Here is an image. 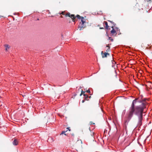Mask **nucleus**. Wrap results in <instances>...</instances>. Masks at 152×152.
<instances>
[{
	"label": "nucleus",
	"mask_w": 152,
	"mask_h": 152,
	"mask_svg": "<svg viewBox=\"0 0 152 152\" xmlns=\"http://www.w3.org/2000/svg\"><path fill=\"white\" fill-rule=\"evenodd\" d=\"M146 99H142L140 97L136 98L132 101L129 110L128 119L130 120L133 117V114L137 116L138 121L137 126L140 127L142 124L143 113L144 109L146 108Z\"/></svg>",
	"instance_id": "f257e3e1"
},
{
	"label": "nucleus",
	"mask_w": 152,
	"mask_h": 152,
	"mask_svg": "<svg viewBox=\"0 0 152 152\" xmlns=\"http://www.w3.org/2000/svg\"><path fill=\"white\" fill-rule=\"evenodd\" d=\"M78 18L80 19L81 21L82 22V24L80 26H79L78 28H80V30H81L82 28H83L84 26V24L85 22V21L84 20V18L83 17H80L79 15H77L76 16Z\"/></svg>",
	"instance_id": "f03ea898"
},
{
	"label": "nucleus",
	"mask_w": 152,
	"mask_h": 152,
	"mask_svg": "<svg viewBox=\"0 0 152 152\" xmlns=\"http://www.w3.org/2000/svg\"><path fill=\"white\" fill-rule=\"evenodd\" d=\"M109 22H110L112 24H113V25L111 27L112 28V30L111 31V33L112 35L114 34L115 33H116V31L114 29V27L115 24L112 21L110 20H108Z\"/></svg>",
	"instance_id": "7ed1b4c3"
},
{
	"label": "nucleus",
	"mask_w": 152,
	"mask_h": 152,
	"mask_svg": "<svg viewBox=\"0 0 152 152\" xmlns=\"http://www.w3.org/2000/svg\"><path fill=\"white\" fill-rule=\"evenodd\" d=\"M66 16H68L69 17H70L72 18V19L73 20V21H74V20L75 18L76 17H75L74 15H70L69 13H68L66 14Z\"/></svg>",
	"instance_id": "20e7f679"
},
{
	"label": "nucleus",
	"mask_w": 152,
	"mask_h": 152,
	"mask_svg": "<svg viewBox=\"0 0 152 152\" xmlns=\"http://www.w3.org/2000/svg\"><path fill=\"white\" fill-rule=\"evenodd\" d=\"M107 55H109V54L108 53L105 52L103 55H102V57L103 58L106 57H107Z\"/></svg>",
	"instance_id": "39448f33"
},
{
	"label": "nucleus",
	"mask_w": 152,
	"mask_h": 152,
	"mask_svg": "<svg viewBox=\"0 0 152 152\" xmlns=\"http://www.w3.org/2000/svg\"><path fill=\"white\" fill-rule=\"evenodd\" d=\"M13 144L15 145H16L18 144V141L15 140L13 142Z\"/></svg>",
	"instance_id": "423d86ee"
},
{
	"label": "nucleus",
	"mask_w": 152,
	"mask_h": 152,
	"mask_svg": "<svg viewBox=\"0 0 152 152\" xmlns=\"http://www.w3.org/2000/svg\"><path fill=\"white\" fill-rule=\"evenodd\" d=\"M104 23L105 24V25H106V28L107 29L108 28L109 26L108 25V24H107V22L104 21Z\"/></svg>",
	"instance_id": "0eeeda50"
},
{
	"label": "nucleus",
	"mask_w": 152,
	"mask_h": 152,
	"mask_svg": "<svg viewBox=\"0 0 152 152\" xmlns=\"http://www.w3.org/2000/svg\"><path fill=\"white\" fill-rule=\"evenodd\" d=\"M5 47L6 48V50H8L10 48V47L8 45H5Z\"/></svg>",
	"instance_id": "6e6552de"
},
{
	"label": "nucleus",
	"mask_w": 152,
	"mask_h": 152,
	"mask_svg": "<svg viewBox=\"0 0 152 152\" xmlns=\"http://www.w3.org/2000/svg\"><path fill=\"white\" fill-rule=\"evenodd\" d=\"M84 98L85 99H86V100H87V98H88V96L87 95H86V94H84Z\"/></svg>",
	"instance_id": "1a4fd4ad"
},
{
	"label": "nucleus",
	"mask_w": 152,
	"mask_h": 152,
	"mask_svg": "<svg viewBox=\"0 0 152 152\" xmlns=\"http://www.w3.org/2000/svg\"><path fill=\"white\" fill-rule=\"evenodd\" d=\"M81 93L82 94H83V95L85 94V91H83V90H82L81 91Z\"/></svg>",
	"instance_id": "9d476101"
},
{
	"label": "nucleus",
	"mask_w": 152,
	"mask_h": 152,
	"mask_svg": "<svg viewBox=\"0 0 152 152\" xmlns=\"http://www.w3.org/2000/svg\"><path fill=\"white\" fill-rule=\"evenodd\" d=\"M109 39L111 41H113V39L112 38H111V37H109Z\"/></svg>",
	"instance_id": "9b49d317"
},
{
	"label": "nucleus",
	"mask_w": 152,
	"mask_h": 152,
	"mask_svg": "<svg viewBox=\"0 0 152 152\" xmlns=\"http://www.w3.org/2000/svg\"><path fill=\"white\" fill-rule=\"evenodd\" d=\"M86 92L88 93H91L90 90L89 89L88 90L86 91Z\"/></svg>",
	"instance_id": "f8f14e48"
},
{
	"label": "nucleus",
	"mask_w": 152,
	"mask_h": 152,
	"mask_svg": "<svg viewBox=\"0 0 152 152\" xmlns=\"http://www.w3.org/2000/svg\"><path fill=\"white\" fill-rule=\"evenodd\" d=\"M110 50V47H109V48L106 50L107 52H109Z\"/></svg>",
	"instance_id": "ddd939ff"
},
{
	"label": "nucleus",
	"mask_w": 152,
	"mask_h": 152,
	"mask_svg": "<svg viewBox=\"0 0 152 152\" xmlns=\"http://www.w3.org/2000/svg\"><path fill=\"white\" fill-rule=\"evenodd\" d=\"M103 51H102L101 52V54L102 55H102L104 54Z\"/></svg>",
	"instance_id": "4468645a"
},
{
	"label": "nucleus",
	"mask_w": 152,
	"mask_h": 152,
	"mask_svg": "<svg viewBox=\"0 0 152 152\" xmlns=\"http://www.w3.org/2000/svg\"><path fill=\"white\" fill-rule=\"evenodd\" d=\"M65 132H64V131H63V132H61V134H64V133H65Z\"/></svg>",
	"instance_id": "2eb2a0df"
},
{
	"label": "nucleus",
	"mask_w": 152,
	"mask_h": 152,
	"mask_svg": "<svg viewBox=\"0 0 152 152\" xmlns=\"http://www.w3.org/2000/svg\"><path fill=\"white\" fill-rule=\"evenodd\" d=\"M90 123L91 124H94V123H93V122H91Z\"/></svg>",
	"instance_id": "dca6fc26"
},
{
	"label": "nucleus",
	"mask_w": 152,
	"mask_h": 152,
	"mask_svg": "<svg viewBox=\"0 0 152 152\" xmlns=\"http://www.w3.org/2000/svg\"><path fill=\"white\" fill-rule=\"evenodd\" d=\"M115 29H116V30H118V28H117V27H115Z\"/></svg>",
	"instance_id": "f3484780"
},
{
	"label": "nucleus",
	"mask_w": 152,
	"mask_h": 152,
	"mask_svg": "<svg viewBox=\"0 0 152 152\" xmlns=\"http://www.w3.org/2000/svg\"><path fill=\"white\" fill-rule=\"evenodd\" d=\"M115 66V64H114V65H112V67H114V66Z\"/></svg>",
	"instance_id": "a211bd4d"
},
{
	"label": "nucleus",
	"mask_w": 152,
	"mask_h": 152,
	"mask_svg": "<svg viewBox=\"0 0 152 152\" xmlns=\"http://www.w3.org/2000/svg\"><path fill=\"white\" fill-rule=\"evenodd\" d=\"M85 101V100H83L82 101V103H83Z\"/></svg>",
	"instance_id": "6ab92c4d"
},
{
	"label": "nucleus",
	"mask_w": 152,
	"mask_h": 152,
	"mask_svg": "<svg viewBox=\"0 0 152 152\" xmlns=\"http://www.w3.org/2000/svg\"><path fill=\"white\" fill-rule=\"evenodd\" d=\"M106 47H108V48H109V47H110L108 45H106Z\"/></svg>",
	"instance_id": "aec40b11"
},
{
	"label": "nucleus",
	"mask_w": 152,
	"mask_h": 152,
	"mask_svg": "<svg viewBox=\"0 0 152 152\" xmlns=\"http://www.w3.org/2000/svg\"><path fill=\"white\" fill-rule=\"evenodd\" d=\"M100 28V29H104L103 28V27H102V28Z\"/></svg>",
	"instance_id": "412c9836"
},
{
	"label": "nucleus",
	"mask_w": 152,
	"mask_h": 152,
	"mask_svg": "<svg viewBox=\"0 0 152 152\" xmlns=\"http://www.w3.org/2000/svg\"><path fill=\"white\" fill-rule=\"evenodd\" d=\"M151 1V0H147V1Z\"/></svg>",
	"instance_id": "4be33fe9"
},
{
	"label": "nucleus",
	"mask_w": 152,
	"mask_h": 152,
	"mask_svg": "<svg viewBox=\"0 0 152 152\" xmlns=\"http://www.w3.org/2000/svg\"><path fill=\"white\" fill-rule=\"evenodd\" d=\"M67 129H69V131H70V129H69V128H67Z\"/></svg>",
	"instance_id": "5701e85b"
},
{
	"label": "nucleus",
	"mask_w": 152,
	"mask_h": 152,
	"mask_svg": "<svg viewBox=\"0 0 152 152\" xmlns=\"http://www.w3.org/2000/svg\"><path fill=\"white\" fill-rule=\"evenodd\" d=\"M82 95V94L81 93L80 94V96H81Z\"/></svg>",
	"instance_id": "b1692460"
},
{
	"label": "nucleus",
	"mask_w": 152,
	"mask_h": 152,
	"mask_svg": "<svg viewBox=\"0 0 152 152\" xmlns=\"http://www.w3.org/2000/svg\"><path fill=\"white\" fill-rule=\"evenodd\" d=\"M62 14H63V15H64V12H62Z\"/></svg>",
	"instance_id": "393cba45"
},
{
	"label": "nucleus",
	"mask_w": 152,
	"mask_h": 152,
	"mask_svg": "<svg viewBox=\"0 0 152 152\" xmlns=\"http://www.w3.org/2000/svg\"><path fill=\"white\" fill-rule=\"evenodd\" d=\"M89 129L90 130H90H91V129H90V128H89Z\"/></svg>",
	"instance_id": "a878e982"
},
{
	"label": "nucleus",
	"mask_w": 152,
	"mask_h": 152,
	"mask_svg": "<svg viewBox=\"0 0 152 152\" xmlns=\"http://www.w3.org/2000/svg\"><path fill=\"white\" fill-rule=\"evenodd\" d=\"M89 98H90L91 97V96H89Z\"/></svg>",
	"instance_id": "bb28decb"
},
{
	"label": "nucleus",
	"mask_w": 152,
	"mask_h": 152,
	"mask_svg": "<svg viewBox=\"0 0 152 152\" xmlns=\"http://www.w3.org/2000/svg\"><path fill=\"white\" fill-rule=\"evenodd\" d=\"M112 61V62L113 63V61Z\"/></svg>",
	"instance_id": "cd10ccee"
},
{
	"label": "nucleus",
	"mask_w": 152,
	"mask_h": 152,
	"mask_svg": "<svg viewBox=\"0 0 152 152\" xmlns=\"http://www.w3.org/2000/svg\"><path fill=\"white\" fill-rule=\"evenodd\" d=\"M93 134H94V132H93Z\"/></svg>",
	"instance_id": "c85d7f7f"
}]
</instances>
